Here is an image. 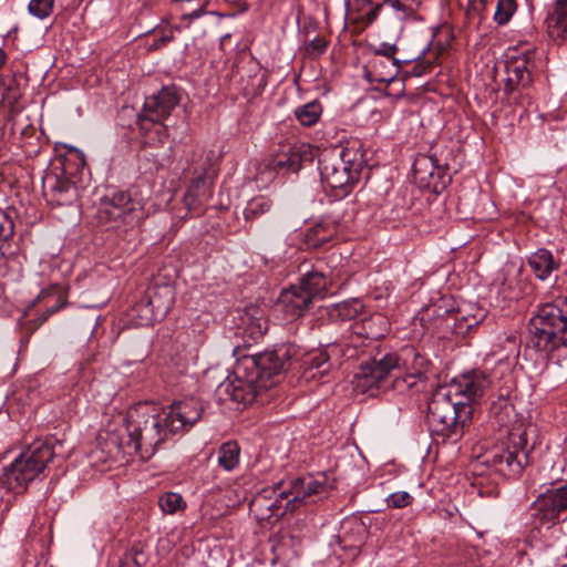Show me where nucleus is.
<instances>
[{
  "label": "nucleus",
  "instance_id": "473e14b6",
  "mask_svg": "<svg viewBox=\"0 0 567 567\" xmlns=\"http://www.w3.org/2000/svg\"><path fill=\"white\" fill-rule=\"evenodd\" d=\"M234 378L252 381V383L261 385L260 370L255 354L244 355L237 360L234 368Z\"/></svg>",
  "mask_w": 567,
  "mask_h": 567
},
{
  "label": "nucleus",
  "instance_id": "f8f14e48",
  "mask_svg": "<svg viewBox=\"0 0 567 567\" xmlns=\"http://www.w3.org/2000/svg\"><path fill=\"white\" fill-rule=\"evenodd\" d=\"M533 524L536 527L554 526L564 520L567 512V483L542 493L533 503Z\"/></svg>",
  "mask_w": 567,
  "mask_h": 567
},
{
  "label": "nucleus",
  "instance_id": "dca6fc26",
  "mask_svg": "<svg viewBox=\"0 0 567 567\" xmlns=\"http://www.w3.org/2000/svg\"><path fill=\"white\" fill-rule=\"evenodd\" d=\"M535 50H526L517 56H511L506 62V93H512L518 86L527 87L532 83V73L535 69Z\"/></svg>",
  "mask_w": 567,
  "mask_h": 567
},
{
  "label": "nucleus",
  "instance_id": "e433bc0d",
  "mask_svg": "<svg viewBox=\"0 0 567 567\" xmlns=\"http://www.w3.org/2000/svg\"><path fill=\"white\" fill-rule=\"evenodd\" d=\"M240 447L237 442L228 441L218 451V464L226 471L234 470L239 463Z\"/></svg>",
  "mask_w": 567,
  "mask_h": 567
},
{
  "label": "nucleus",
  "instance_id": "9b49d317",
  "mask_svg": "<svg viewBox=\"0 0 567 567\" xmlns=\"http://www.w3.org/2000/svg\"><path fill=\"white\" fill-rule=\"evenodd\" d=\"M288 497L287 491L280 486L264 488L250 501L249 511L259 523L272 524L287 512L296 509V505H292Z\"/></svg>",
  "mask_w": 567,
  "mask_h": 567
},
{
  "label": "nucleus",
  "instance_id": "c85d7f7f",
  "mask_svg": "<svg viewBox=\"0 0 567 567\" xmlns=\"http://www.w3.org/2000/svg\"><path fill=\"white\" fill-rule=\"evenodd\" d=\"M43 302L47 307L44 312L38 319V327L44 323L53 313L65 307L66 299L54 289L42 290L33 301L32 307Z\"/></svg>",
  "mask_w": 567,
  "mask_h": 567
},
{
  "label": "nucleus",
  "instance_id": "5701e85b",
  "mask_svg": "<svg viewBox=\"0 0 567 567\" xmlns=\"http://www.w3.org/2000/svg\"><path fill=\"white\" fill-rule=\"evenodd\" d=\"M326 489L324 477L319 480L312 475H308L292 480L289 489L286 491L288 496H291V498H289L290 503L296 505L297 508L300 503H307L311 496L321 494L326 492Z\"/></svg>",
  "mask_w": 567,
  "mask_h": 567
},
{
  "label": "nucleus",
  "instance_id": "a18cd8bd",
  "mask_svg": "<svg viewBox=\"0 0 567 567\" xmlns=\"http://www.w3.org/2000/svg\"><path fill=\"white\" fill-rule=\"evenodd\" d=\"M158 506L165 514H175L177 512V494L167 492L158 499Z\"/></svg>",
  "mask_w": 567,
  "mask_h": 567
},
{
  "label": "nucleus",
  "instance_id": "052dcab7",
  "mask_svg": "<svg viewBox=\"0 0 567 567\" xmlns=\"http://www.w3.org/2000/svg\"><path fill=\"white\" fill-rule=\"evenodd\" d=\"M381 336H382L381 333H380V334H378V333H372V334H371V338L377 339V338H379V337H381Z\"/></svg>",
  "mask_w": 567,
  "mask_h": 567
},
{
  "label": "nucleus",
  "instance_id": "7c9ffc66",
  "mask_svg": "<svg viewBox=\"0 0 567 567\" xmlns=\"http://www.w3.org/2000/svg\"><path fill=\"white\" fill-rule=\"evenodd\" d=\"M352 9L357 12L354 21L364 25L373 23L381 11H383V4L375 0H354Z\"/></svg>",
  "mask_w": 567,
  "mask_h": 567
},
{
  "label": "nucleus",
  "instance_id": "4d7b16f0",
  "mask_svg": "<svg viewBox=\"0 0 567 567\" xmlns=\"http://www.w3.org/2000/svg\"><path fill=\"white\" fill-rule=\"evenodd\" d=\"M7 62V53L2 48H0V69L6 64Z\"/></svg>",
  "mask_w": 567,
  "mask_h": 567
},
{
  "label": "nucleus",
  "instance_id": "69168bd1",
  "mask_svg": "<svg viewBox=\"0 0 567 567\" xmlns=\"http://www.w3.org/2000/svg\"><path fill=\"white\" fill-rule=\"evenodd\" d=\"M559 297H567V293L566 295H560Z\"/></svg>",
  "mask_w": 567,
  "mask_h": 567
},
{
  "label": "nucleus",
  "instance_id": "c03bdc74",
  "mask_svg": "<svg viewBox=\"0 0 567 567\" xmlns=\"http://www.w3.org/2000/svg\"><path fill=\"white\" fill-rule=\"evenodd\" d=\"M413 501V497L408 492H394L390 494L385 502L386 505L391 508H403L410 505Z\"/></svg>",
  "mask_w": 567,
  "mask_h": 567
},
{
  "label": "nucleus",
  "instance_id": "de8ad7c7",
  "mask_svg": "<svg viewBox=\"0 0 567 567\" xmlns=\"http://www.w3.org/2000/svg\"><path fill=\"white\" fill-rule=\"evenodd\" d=\"M396 52H398V47L395 44L382 42L374 49L373 59L398 60L395 58Z\"/></svg>",
  "mask_w": 567,
  "mask_h": 567
},
{
  "label": "nucleus",
  "instance_id": "a878e982",
  "mask_svg": "<svg viewBox=\"0 0 567 567\" xmlns=\"http://www.w3.org/2000/svg\"><path fill=\"white\" fill-rule=\"evenodd\" d=\"M400 69V60L372 59L367 78L370 82L391 83L398 76Z\"/></svg>",
  "mask_w": 567,
  "mask_h": 567
},
{
  "label": "nucleus",
  "instance_id": "e2e57ef3",
  "mask_svg": "<svg viewBox=\"0 0 567 567\" xmlns=\"http://www.w3.org/2000/svg\"><path fill=\"white\" fill-rule=\"evenodd\" d=\"M329 258L330 259H334V258H337V256L334 254H332V255L329 256Z\"/></svg>",
  "mask_w": 567,
  "mask_h": 567
},
{
  "label": "nucleus",
  "instance_id": "a211bd4d",
  "mask_svg": "<svg viewBox=\"0 0 567 567\" xmlns=\"http://www.w3.org/2000/svg\"><path fill=\"white\" fill-rule=\"evenodd\" d=\"M238 329L250 340L257 341L268 329V319L264 308L250 305L243 310H237Z\"/></svg>",
  "mask_w": 567,
  "mask_h": 567
},
{
  "label": "nucleus",
  "instance_id": "603ef678",
  "mask_svg": "<svg viewBox=\"0 0 567 567\" xmlns=\"http://www.w3.org/2000/svg\"><path fill=\"white\" fill-rule=\"evenodd\" d=\"M186 385L189 390L195 392L198 389V381L193 375H185L182 381L179 380V386H183L184 390Z\"/></svg>",
  "mask_w": 567,
  "mask_h": 567
},
{
  "label": "nucleus",
  "instance_id": "6ab92c4d",
  "mask_svg": "<svg viewBox=\"0 0 567 567\" xmlns=\"http://www.w3.org/2000/svg\"><path fill=\"white\" fill-rule=\"evenodd\" d=\"M326 261L318 259L310 269H306L300 277L299 287L310 295L313 300L316 297H322L331 281L332 271L326 270Z\"/></svg>",
  "mask_w": 567,
  "mask_h": 567
},
{
  "label": "nucleus",
  "instance_id": "58836bf2",
  "mask_svg": "<svg viewBox=\"0 0 567 567\" xmlns=\"http://www.w3.org/2000/svg\"><path fill=\"white\" fill-rule=\"evenodd\" d=\"M516 8L517 4L515 0H497L494 21L498 25H505L513 17Z\"/></svg>",
  "mask_w": 567,
  "mask_h": 567
},
{
  "label": "nucleus",
  "instance_id": "20e7f679",
  "mask_svg": "<svg viewBox=\"0 0 567 567\" xmlns=\"http://www.w3.org/2000/svg\"><path fill=\"white\" fill-rule=\"evenodd\" d=\"M127 441L124 443L134 452L143 447L153 450L163 443L167 436L174 435V417L172 412L164 417L157 414V409L148 403H138L128 409L123 417Z\"/></svg>",
  "mask_w": 567,
  "mask_h": 567
},
{
  "label": "nucleus",
  "instance_id": "423d86ee",
  "mask_svg": "<svg viewBox=\"0 0 567 567\" xmlns=\"http://www.w3.org/2000/svg\"><path fill=\"white\" fill-rule=\"evenodd\" d=\"M473 409L464 406L439 386L427 405L426 423L432 437L456 443L471 421Z\"/></svg>",
  "mask_w": 567,
  "mask_h": 567
},
{
  "label": "nucleus",
  "instance_id": "bb28decb",
  "mask_svg": "<svg viewBox=\"0 0 567 567\" xmlns=\"http://www.w3.org/2000/svg\"><path fill=\"white\" fill-rule=\"evenodd\" d=\"M546 23L553 39H567V0H555L554 9L548 13Z\"/></svg>",
  "mask_w": 567,
  "mask_h": 567
},
{
  "label": "nucleus",
  "instance_id": "f3484780",
  "mask_svg": "<svg viewBox=\"0 0 567 567\" xmlns=\"http://www.w3.org/2000/svg\"><path fill=\"white\" fill-rule=\"evenodd\" d=\"M219 390H223L220 401L227 404V408L233 409L234 402L243 403L244 405L251 404L257 400L260 390H266L264 386L252 383V381L241 379H227L226 382L220 383Z\"/></svg>",
  "mask_w": 567,
  "mask_h": 567
},
{
  "label": "nucleus",
  "instance_id": "09e8293b",
  "mask_svg": "<svg viewBox=\"0 0 567 567\" xmlns=\"http://www.w3.org/2000/svg\"><path fill=\"white\" fill-rule=\"evenodd\" d=\"M489 2V0H468V14L482 19Z\"/></svg>",
  "mask_w": 567,
  "mask_h": 567
},
{
  "label": "nucleus",
  "instance_id": "c9c22d12",
  "mask_svg": "<svg viewBox=\"0 0 567 567\" xmlns=\"http://www.w3.org/2000/svg\"><path fill=\"white\" fill-rule=\"evenodd\" d=\"M203 406L202 404L190 398L189 400L179 401V423L182 427H190L202 417Z\"/></svg>",
  "mask_w": 567,
  "mask_h": 567
},
{
  "label": "nucleus",
  "instance_id": "39448f33",
  "mask_svg": "<svg viewBox=\"0 0 567 567\" xmlns=\"http://www.w3.org/2000/svg\"><path fill=\"white\" fill-rule=\"evenodd\" d=\"M401 364L412 377L421 378L427 371L430 361L413 346L404 347L400 354L386 353L362 363L355 374L358 386L363 391L391 388L389 378Z\"/></svg>",
  "mask_w": 567,
  "mask_h": 567
},
{
  "label": "nucleus",
  "instance_id": "6e6d98bb",
  "mask_svg": "<svg viewBox=\"0 0 567 567\" xmlns=\"http://www.w3.org/2000/svg\"><path fill=\"white\" fill-rule=\"evenodd\" d=\"M400 2L408 3V6L419 9L421 6V0H399Z\"/></svg>",
  "mask_w": 567,
  "mask_h": 567
},
{
  "label": "nucleus",
  "instance_id": "49530a36",
  "mask_svg": "<svg viewBox=\"0 0 567 567\" xmlns=\"http://www.w3.org/2000/svg\"><path fill=\"white\" fill-rule=\"evenodd\" d=\"M328 44V40L317 37L307 44L306 52L308 55L320 56L326 52Z\"/></svg>",
  "mask_w": 567,
  "mask_h": 567
},
{
  "label": "nucleus",
  "instance_id": "13d9d810",
  "mask_svg": "<svg viewBox=\"0 0 567 567\" xmlns=\"http://www.w3.org/2000/svg\"><path fill=\"white\" fill-rule=\"evenodd\" d=\"M126 441H127V439H126V440H122V441L120 442V449H123V450H124V449H128V450H127V453H131V450H133V449H132V447H128V446H127V445H125V444H123V443H125Z\"/></svg>",
  "mask_w": 567,
  "mask_h": 567
},
{
  "label": "nucleus",
  "instance_id": "6e6552de",
  "mask_svg": "<svg viewBox=\"0 0 567 567\" xmlns=\"http://www.w3.org/2000/svg\"><path fill=\"white\" fill-rule=\"evenodd\" d=\"M99 217L111 227L126 231L144 218V207L142 200L132 198L127 192L116 190L101 200Z\"/></svg>",
  "mask_w": 567,
  "mask_h": 567
},
{
  "label": "nucleus",
  "instance_id": "0e129e2a",
  "mask_svg": "<svg viewBox=\"0 0 567 567\" xmlns=\"http://www.w3.org/2000/svg\"><path fill=\"white\" fill-rule=\"evenodd\" d=\"M174 406H175V402H173V403L171 404V409L173 410V409H174Z\"/></svg>",
  "mask_w": 567,
  "mask_h": 567
},
{
  "label": "nucleus",
  "instance_id": "680f3d73",
  "mask_svg": "<svg viewBox=\"0 0 567 567\" xmlns=\"http://www.w3.org/2000/svg\"><path fill=\"white\" fill-rule=\"evenodd\" d=\"M190 167H187V169L184 171V174L187 176L190 173Z\"/></svg>",
  "mask_w": 567,
  "mask_h": 567
},
{
  "label": "nucleus",
  "instance_id": "4468645a",
  "mask_svg": "<svg viewBox=\"0 0 567 567\" xmlns=\"http://www.w3.org/2000/svg\"><path fill=\"white\" fill-rule=\"evenodd\" d=\"M489 379L481 372L464 374L453 379L449 384L441 385L454 400L462 401L464 406L473 409L472 404L480 400L489 388Z\"/></svg>",
  "mask_w": 567,
  "mask_h": 567
},
{
  "label": "nucleus",
  "instance_id": "cd10ccee",
  "mask_svg": "<svg viewBox=\"0 0 567 567\" xmlns=\"http://www.w3.org/2000/svg\"><path fill=\"white\" fill-rule=\"evenodd\" d=\"M383 11L380 14L389 23H399L411 20L416 14V9L408 6V3L400 2L399 0H382Z\"/></svg>",
  "mask_w": 567,
  "mask_h": 567
},
{
  "label": "nucleus",
  "instance_id": "a19ab883",
  "mask_svg": "<svg viewBox=\"0 0 567 567\" xmlns=\"http://www.w3.org/2000/svg\"><path fill=\"white\" fill-rule=\"evenodd\" d=\"M147 563V556L141 548H132L125 553L120 560L118 567H144Z\"/></svg>",
  "mask_w": 567,
  "mask_h": 567
},
{
  "label": "nucleus",
  "instance_id": "37998d69",
  "mask_svg": "<svg viewBox=\"0 0 567 567\" xmlns=\"http://www.w3.org/2000/svg\"><path fill=\"white\" fill-rule=\"evenodd\" d=\"M362 310V303L358 300L346 301L337 307L338 316L342 320H352L354 319L360 311Z\"/></svg>",
  "mask_w": 567,
  "mask_h": 567
},
{
  "label": "nucleus",
  "instance_id": "b1692460",
  "mask_svg": "<svg viewBox=\"0 0 567 567\" xmlns=\"http://www.w3.org/2000/svg\"><path fill=\"white\" fill-rule=\"evenodd\" d=\"M206 13V0H179V31L193 25L195 33H203Z\"/></svg>",
  "mask_w": 567,
  "mask_h": 567
},
{
  "label": "nucleus",
  "instance_id": "4c0bfd02",
  "mask_svg": "<svg viewBox=\"0 0 567 567\" xmlns=\"http://www.w3.org/2000/svg\"><path fill=\"white\" fill-rule=\"evenodd\" d=\"M322 113V106L318 101H311L295 110L296 118L303 126L315 125Z\"/></svg>",
  "mask_w": 567,
  "mask_h": 567
},
{
  "label": "nucleus",
  "instance_id": "2eb2a0df",
  "mask_svg": "<svg viewBox=\"0 0 567 567\" xmlns=\"http://www.w3.org/2000/svg\"><path fill=\"white\" fill-rule=\"evenodd\" d=\"M316 150L305 143L293 144L282 150L269 163L277 173H297L306 163L313 161Z\"/></svg>",
  "mask_w": 567,
  "mask_h": 567
},
{
  "label": "nucleus",
  "instance_id": "79ce46f5",
  "mask_svg": "<svg viewBox=\"0 0 567 567\" xmlns=\"http://www.w3.org/2000/svg\"><path fill=\"white\" fill-rule=\"evenodd\" d=\"M53 7L54 0H31L28 10L33 17L45 19L52 13Z\"/></svg>",
  "mask_w": 567,
  "mask_h": 567
},
{
  "label": "nucleus",
  "instance_id": "0eeeda50",
  "mask_svg": "<svg viewBox=\"0 0 567 567\" xmlns=\"http://www.w3.org/2000/svg\"><path fill=\"white\" fill-rule=\"evenodd\" d=\"M177 105V92L175 87H164L156 95L146 97L144 102V114L138 115L137 124L145 133H155L159 143H165L172 131L176 130L175 118L171 113Z\"/></svg>",
  "mask_w": 567,
  "mask_h": 567
},
{
  "label": "nucleus",
  "instance_id": "f704fd0d",
  "mask_svg": "<svg viewBox=\"0 0 567 567\" xmlns=\"http://www.w3.org/2000/svg\"><path fill=\"white\" fill-rule=\"evenodd\" d=\"M274 208V200L267 196H257L251 198L245 209L244 217L246 221H254L267 214Z\"/></svg>",
  "mask_w": 567,
  "mask_h": 567
},
{
  "label": "nucleus",
  "instance_id": "ea45409f",
  "mask_svg": "<svg viewBox=\"0 0 567 567\" xmlns=\"http://www.w3.org/2000/svg\"><path fill=\"white\" fill-rule=\"evenodd\" d=\"M508 391L501 393L498 400L492 403V412L497 417L499 424H505L506 417L509 416L513 411V405L508 401Z\"/></svg>",
  "mask_w": 567,
  "mask_h": 567
},
{
  "label": "nucleus",
  "instance_id": "f257e3e1",
  "mask_svg": "<svg viewBox=\"0 0 567 567\" xmlns=\"http://www.w3.org/2000/svg\"><path fill=\"white\" fill-rule=\"evenodd\" d=\"M530 342L567 374V297H556L529 320Z\"/></svg>",
  "mask_w": 567,
  "mask_h": 567
},
{
  "label": "nucleus",
  "instance_id": "864d4df0",
  "mask_svg": "<svg viewBox=\"0 0 567 567\" xmlns=\"http://www.w3.org/2000/svg\"><path fill=\"white\" fill-rule=\"evenodd\" d=\"M171 539L169 537H164V538H161L159 542H158V550L159 551H169L171 549Z\"/></svg>",
  "mask_w": 567,
  "mask_h": 567
},
{
  "label": "nucleus",
  "instance_id": "2f4dec72",
  "mask_svg": "<svg viewBox=\"0 0 567 567\" xmlns=\"http://www.w3.org/2000/svg\"><path fill=\"white\" fill-rule=\"evenodd\" d=\"M337 234V225L330 221H320L309 228L306 234L307 244L320 247L329 243Z\"/></svg>",
  "mask_w": 567,
  "mask_h": 567
},
{
  "label": "nucleus",
  "instance_id": "3c124183",
  "mask_svg": "<svg viewBox=\"0 0 567 567\" xmlns=\"http://www.w3.org/2000/svg\"><path fill=\"white\" fill-rule=\"evenodd\" d=\"M157 37V34H155ZM173 40V31L169 30L167 33H163L161 38H155L154 42L150 45L152 50H157L162 45L166 44L167 42H171Z\"/></svg>",
  "mask_w": 567,
  "mask_h": 567
},
{
  "label": "nucleus",
  "instance_id": "5fc2aeb1",
  "mask_svg": "<svg viewBox=\"0 0 567 567\" xmlns=\"http://www.w3.org/2000/svg\"><path fill=\"white\" fill-rule=\"evenodd\" d=\"M225 3H228L230 6L238 7L243 10L246 9V0H223Z\"/></svg>",
  "mask_w": 567,
  "mask_h": 567
},
{
  "label": "nucleus",
  "instance_id": "ddd939ff",
  "mask_svg": "<svg viewBox=\"0 0 567 567\" xmlns=\"http://www.w3.org/2000/svg\"><path fill=\"white\" fill-rule=\"evenodd\" d=\"M175 289L173 286L157 288L146 300H141L131 309V318L137 326H150L158 316L166 315L174 308Z\"/></svg>",
  "mask_w": 567,
  "mask_h": 567
},
{
  "label": "nucleus",
  "instance_id": "4be33fe9",
  "mask_svg": "<svg viewBox=\"0 0 567 567\" xmlns=\"http://www.w3.org/2000/svg\"><path fill=\"white\" fill-rule=\"evenodd\" d=\"M413 168L416 174L427 172L430 178L429 183L433 182V187L435 189L439 187V183L444 187L446 181L449 182L451 179L450 176H447L449 163L446 158H442V154H439L437 152H434L429 156L417 158Z\"/></svg>",
  "mask_w": 567,
  "mask_h": 567
},
{
  "label": "nucleus",
  "instance_id": "bf43d9fd",
  "mask_svg": "<svg viewBox=\"0 0 567 567\" xmlns=\"http://www.w3.org/2000/svg\"><path fill=\"white\" fill-rule=\"evenodd\" d=\"M178 503H179V511H182L183 508L186 507V503L183 501V498L181 496H179Z\"/></svg>",
  "mask_w": 567,
  "mask_h": 567
},
{
  "label": "nucleus",
  "instance_id": "1a4fd4ad",
  "mask_svg": "<svg viewBox=\"0 0 567 567\" xmlns=\"http://www.w3.org/2000/svg\"><path fill=\"white\" fill-rule=\"evenodd\" d=\"M527 462V447L524 433L509 432L508 445L506 447H497L492 451L486 463L489 464L495 472L507 478L518 477Z\"/></svg>",
  "mask_w": 567,
  "mask_h": 567
},
{
  "label": "nucleus",
  "instance_id": "f03ea898",
  "mask_svg": "<svg viewBox=\"0 0 567 567\" xmlns=\"http://www.w3.org/2000/svg\"><path fill=\"white\" fill-rule=\"evenodd\" d=\"M62 443L55 437L32 442L0 475V487L21 493L39 477L61 453Z\"/></svg>",
  "mask_w": 567,
  "mask_h": 567
},
{
  "label": "nucleus",
  "instance_id": "72a5a7b5",
  "mask_svg": "<svg viewBox=\"0 0 567 567\" xmlns=\"http://www.w3.org/2000/svg\"><path fill=\"white\" fill-rule=\"evenodd\" d=\"M432 42L427 44L426 48H424L421 52V54L415 59V64L410 71V74L413 76H422L431 71L433 65L436 63L439 56L444 51V45L441 43H437L434 48L435 52L433 53L432 58L426 59L425 54L427 51H431L432 49Z\"/></svg>",
  "mask_w": 567,
  "mask_h": 567
},
{
  "label": "nucleus",
  "instance_id": "c756f323",
  "mask_svg": "<svg viewBox=\"0 0 567 567\" xmlns=\"http://www.w3.org/2000/svg\"><path fill=\"white\" fill-rule=\"evenodd\" d=\"M205 174L206 172L204 166H200V168L194 167L192 186L183 198L185 207L189 212H195L196 214H199L200 212L198 197L205 186Z\"/></svg>",
  "mask_w": 567,
  "mask_h": 567
},
{
  "label": "nucleus",
  "instance_id": "8fccbe9b",
  "mask_svg": "<svg viewBox=\"0 0 567 567\" xmlns=\"http://www.w3.org/2000/svg\"><path fill=\"white\" fill-rule=\"evenodd\" d=\"M72 187L71 183L65 179H60L56 176L54 177V183L51 186V190L56 195H62L64 193H68L70 188Z\"/></svg>",
  "mask_w": 567,
  "mask_h": 567
},
{
  "label": "nucleus",
  "instance_id": "aec40b11",
  "mask_svg": "<svg viewBox=\"0 0 567 567\" xmlns=\"http://www.w3.org/2000/svg\"><path fill=\"white\" fill-rule=\"evenodd\" d=\"M311 303L312 299L307 291L299 286H291L280 293L277 306L287 319L293 320L303 316Z\"/></svg>",
  "mask_w": 567,
  "mask_h": 567
},
{
  "label": "nucleus",
  "instance_id": "393cba45",
  "mask_svg": "<svg viewBox=\"0 0 567 567\" xmlns=\"http://www.w3.org/2000/svg\"><path fill=\"white\" fill-rule=\"evenodd\" d=\"M528 265L536 278L546 280L559 268L560 261L555 258L550 250L540 248L528 257Z\"/></svg>",
  "mask_w": 567,
  "mask_h": 567
},
{
  "label": "nucleus",
  "instance_id": "412c9836",
  "mask_svg": "<svg viewBox=\"0 0 567 567\" xmlns=\"http://www.w3.org/2000/svg\"><path fill=\"white\" fill-rule=\"evenodd\" d=\"M337 346H328L324 349H318L305 353L300 358V368L307 379H315L326 375L332 368L330 361L331 352L336 351Z\"/></svg>",
  "mask_w": 567,
  "mask_h": 567
},
{
  "label": "nucleus",
  "instance_id": "7ed1b4c3",
  "mask_svg": "<svg viewBox=\"0 0 567 567\" xmlns=\"http://www.w3.org/2000/svg\"><path fill=\"white\" fill-rule=\"evenodd\" d=\"M364 163V154L358 142L324 151L318 166L321 182L331 189L334 197L343 198L359 182Z\"/></svg>",
  "mask_w": 567,
  "mask_h": 567
},
{
  "label": "nucleus",
  "instance_id": "9d476101",
  "mask_svg": "<svg viewBox=\"0 0 567 567\" xmlns=\"http://www.w3.org/2000/svg\"><path fill=\"white\" fill-rule=\"evenodd\" d=\"M299 348L292 343L280 344L274 350L255 354L260 370L261 386L271 388L292 361H297Z\"/></svg>",
  "mask_w": 567,
  "mask_h": 567
}]
</instances>
